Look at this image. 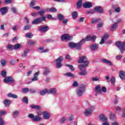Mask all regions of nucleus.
Instances as JSON below:
<instances>
[{"mask_svg":"<svg viewBox=\"0 0 125 125\" xmlns=\"http://www.w3.org/2000/svg\"><path fill=\"white\" fill-rule=\"evenodd\" d=\"M95 92L96 95H97L98 93H101V88L100 87V86L97 85L95 86Z\"/></svg>","mask_w":125,"mask_h":125,"instance_id":"21","label":"nucleus"},{"mask_svg":"<svg viewBox=\"0 0 125 125\" xmlns=\"http://www.w3.org/2000/svg\"><path fill=\"white\" fill-rule=\"evenodd\" d=\"M1 65L2 66H5L6 65V61L4 60H2L1 61Z\"/></svg>","mask_w":125,"mask_h":125,"instance_id":"57","label":"nucleus"},{"mask_svg":"<svg viewBox=\"0 0 125 125\" xmlns=\"http://www.w3.org/2000/svg\"><path fill=\"white\" fill-rule=\"evenodd\" d=\"M11 11L13 12V13H17V8L15 7H12L11 8Z\"/></svg>","mask_w":125,"mask_h":125,"instance_id":"51","label":"nucleus"},{"mask_svg":"<svg viewBox=\"0 0 125 125\" xmlns=\"http://www.w3.org/2000/svg\"><path fill=\"white\" fill-rule=\"evenodd\" d=\"M21 91L22 93H27V92H29V89L28 88H23L22 89Z\"/></svg>","mask_w":125,"mask_h":125,"instance_id":"45","label":"nucleus"},{"mask_svg":"<svg viewBox=\"0 0 125 125\" xmlns=\"http://www.w3.org/2000/svg\"><path fill=\"white\" fill-rule=\"evenodd\" d=\"M46 93L48 94V89H45L40 92V94L42 96L45 95V94H46Z\"/></svg>","mask_w":125,"mask_h":125,"instance_id":"39","label":"nucleus"},{"mask_svg":"<svg viewBox=\"0 0 125 125\" xmlns=\"http://www.w3.org/2000/svg\"><path fill=\"white\" fill-rule=\"evenodd\" d=\"M1 75L3 77V78H6V71L4 70L2 71Z\"/></svg>","mask_w":125,"mask_h":125,"instance_id":"52","label":"nucleus"},{"mask_svg":"<svg viewBox=\"0 0 125 125\" xmlns=\"http://www.w3.org/2000/svg\"><path fill=\"white\" fill-rule=\"evenodd\" d=\"M66 121H67V117H62L60 121V124H61V125H63V124L65 123V122H66Z\"/></svg>","mask_w":125,"mask_h":125,"instance_id":"34","label":"nucleus"},{"mask_svg":"<svg viewBox=\"0 0 125 125\" xmlns=\"http://www.w3.org/2000/svg\"><path fill=\"white\" fill-rule=\"evenodd\" d=\"M49 74H50V69L47 67H45L43 74L44 76H47V75H49Z\"/></svg>","mask_w":125,"mask_h":125,"instance_id":"25","label":"nucleus"},{"mask_svg":"<svg viewBox=\"0 0 125 125\" xmlns=\"http://www.w3.org/2000/svg\"><path fill=\"white\" fill-rule=\"evenodd\" d=\"M84 114L85 116H90L91 114H92V112L88 109H86L84 112Z\"/></svg>","mask_w":125,"mask_h":125,"instance_id":"26","label":"nucleus"},{"mask_svg":"<svg viewBox=\"0 0 125 125\" xmlns=\"http://www.w3.org/2000/svg\"><path fill=\"white\" fill-rule=\"evenodd\" d=\"M110 82L112 84H114L116 83V78L114 77H112L110 79Z\"/></svg>","mask_w":125,"mask_h":125,"instance_id":"54","label":"nucleus"},{"mask_svg":"<svg viewBox=\"0 0 125 125\" xmlns=\"http://www.w3.org/2000/svg\"><path fill=\"white\" fill-rule=\"evenodd\" d=\"M4 82H5V83H14V79H13V78H12V77H11V76L7 77L4 78Z\"/></svg>","mask_w":125,"mask_h":125,"instance_id":"11","label":"nucleus"},{"mask_svg":"<svg viewBox=\"0 0 125 125\" xmlns=\"http://www.w3.org/2000/svg\"><path fill=\"white\" fill-rule=\"evenodd\" d=\"M98 21H101V19H93L91 21V23H92V24H95V23H97V22H98Z\"/></svg>","mask_w":125,"mask_h":125,"instance_id":"43","label":"nucleus"},{"mask_svg":"<svg viewBox=\"0 0 125 125\" xmlns=\"http://www.w3.org/2000/svg\"><path fill=\"white\" fill-rule=\"evenodd\" d=\"M101 91H102L104 93H106V92H107V89L105 87H103L101 88Z\"/></svg>","mask_w":125,"mask_h":125,"instance_id":"61","label":"nucleus"},{"mask_svg":"<svg viewBox=\"0 0 125 125\" xmlns=\"http://www.w3.org/2000/svg\"><path fill=\"white\" fill-rule=\"evenodd\" d=\"M40 114L42 115V118L44 120H49V119H50V117H51V115H50V113H49L48 111H43L40 112Z\"/></svg>","mask_w":125,"mask_h":125,"instance_id":"7","label":"nucleus"},{"mask_svg":"<svg viewBox=\"0 0 125 125\" xmlns=\"http://www.w3.org/2000/svg\"><path fill=\"white\" fill-rule=\"evenodd\" d=\"M72 16L73 19H76L78 17V12L74 11L72 13Z\"/></svg>","mask_w":125,"mask_h":125,"instance_id":"41","label":"nucleus"},{"mask_svg":"<svg viewBox=\"0 0 125 125\" xmlns=\"http://www.w3.org/2000/svg\"><path fill=\"white\" fill-rule=\"evenodd\" d=\"M7 49L9 50H12V49H14V45L9 44L7 46Z\"/></svg>","mask_w":125,"mask_h":125,"instance_id":"48","label":"nucleus"},{"mask_svg":"<svg viewBox=\"0 0 125 125\" xmlns=\"http://www.w3.org/2000/svg\"><path fill=\"white\" fill-rule=\"evenodd\" d=\"M91 80L93 82H98V81H99V80H100V77H92L91 78Z\"/></svg>","mask_w":125,"mask_h":125,"instance_id":"44","label":"nucleus"},{"mask_svg":"<svg viewBox=\"0 0 125 125\" xmlns=\"http://www.w3.org/2000/svg\"><path fill=\"white\" fill-rule=\"evenodd\" d=\"M83 6L84 8H90L92 7V4L90 2H84L83 4Z\"/></svg>","mask_w":125,"mask_h":125,"instance_id":"13","label":"nucleus"},{"mask_svg":"<svg viewBox=\"0 0 125 125\" xmlns=\"http://www.w3.org/2000/svg\"><path fill=\"white\" fill-rule=\"evenodd\" d=\"M3 115H6V111L0 110V116Z\"/></svg>","mask_w":125,"mask_h":125,"instance_id":"58","label":"nucleus"},{"mask_svg":"<svg viewBox=\"0 0 125 125\" xmlns=\"http://www.w3.org/2000/svg\"><path fill=\"white\" fill-rule=\"evenodd\" d=\"M113 8H114V10H115V12H116L117 13H120V12H121V7H117L115 8V5H113Z\"/></svg>","mask_w":125,"mask_h":125,"instance_id":"38","label":"nucleus"},{"mask_svg":"<svg viewBox=\"0 0 125 125\" xmlns=\"http://www.w3.org/2000/svg\"><path fill=\"white\" fill-rule=\"evenodd\" d=\"M22 47V45L20 44H16L15 45H14V49L15 50H17L18 49H20Z\"/></svg>","mask_w":125,"mask_h":125,"instance_id":"30","label":"nucleus"},{"mask_svg":"<svg viewBox=\"0 0 125 125\" xmlns=\"http://www.w3.org/2000/svg\"><path fill=\"white\" fill-rule=\"evenodd\" d=\"M90 48L92 51L98 49V44H93L91 45Z\"/></svg>","mask_w":125,"mask_h":125,"instance_id":"23","label":"nucleus"},{"mask_svg":"<svg viewBox=\"0 0 125 125\" xmlns=\"http://www.w3.org/2000/svg\"><path fill=\"white\" fill-rule=\"evenodd\" d=\"M8 97H10V98H14L15 99H17L18 98V96L16 94H13L11 93H9L7 94Z\"/></svg>","mask_w":125,"mask_h":125,"instance_id":"22","label":"nucleus"},{"mask_svg":"<svg viewBox=\"0 0 125 125\" xmlns=\"http://www.w3.org/2000/svg\"><path fill=\"white\" fill-rule=\"evenodd\" d=\"M5 107H9L10 104H11V101L10 100H5L3 102Z\"/></svg>","mask_w":125,"mask_h":125,"instance_id":"19","label":"nucleus"},{"mask_svg":"<svg viewBox=\"0 0 125 125\" xmlns=\"http://www.w3.org/2000/svg\"><path fill=\"white\" fill-rule=\"evenodd\" d=\"M83 44L85 42H89V41H91L92 42H94L95 40H96V36H87L85 38L83 39Z\"/></svg>","mask_w":125,"mask_h":125,"instance_id":"8","label":"nucleus"},{"mask_svg":"<svg viewBox=\"0 0 125 125\" xmlns=\"http://www.w3.org/2000/svg\"><path fill=\"white\" fill-rule=\"evenodd\" d=\"M119 75L121 80H125V72L123 71H120Z\"/></svg>","mask_w":125,"mask_h":125,"instance_id":"27","label":"nucleus"},{"mask_svg":"<svg viewBox=\"0 0 125 125\" xmlns=\"http://www.w3.org/2000/svg\"><path fill=\"white\" fill-rule=\"evenodd\" d=\"M31 25L28 24V25H25L24 27V30L25 31H27V30H30V29H31Z\"/></svg>","mask_w":125,"mask_h":125,"instance_id":"50","label":"nucleus"},{"mask_svg":"<svg viewBox=\"0 0 125 125\" xmlns=\"http://www.w3.org/2000/svg\"><path fill=\"white\" fill-rule=\"evenodd\" d=\"M30 107L31 109H36V110H41L42 106L39 105L31 104Z\"/></svg>","mask_w":125,"mask_h":125,"instance_id":"20","label":"nucleus"},{"mask_svg":"<svg viewBox=\"0 0 125 125\" xmlns=\"http://www.w3.org/2000/svg\"><path fill=\"white\" fill-rule=\"evenodd\" d=\"M36 3H37V0H32L30 2L29 6H30V7H32V8H33V7H34V6H35Z\"/></svg>","mask_w":125,"mask_h":125,"instance_id":"35","label":"nucleus"},{"mask_svg":"<svg viewBox=\"0 0 125 125\" xmlns=\"http://www.w3.org/2000/svg\"><path fill=\"white\" fill-rule=\"evenodd\" d=\"M57 90L55 88H52L50 90H48V94H56Z\"/></svg>","mask_w":125,"mask_h":125,"instance_id":"15","label":"nucleus"},{"mask_svg":"<svg viewBox=\"0 0 125 125\" xmlns=\"http://www.w3.org/2000/svg\"><path fill=\"white\" fill-rule=\"evenodd\" d=\"M83 5V0H79L77 3V8H81Z\"/></svg>","mask_w":125,"mask_h":125,"instance_id":"29","label":"nucleus"},{"mask_svg":"<svg viewBox=\"0 0 125 125\" xmlns=\"http://www.w3.org/2000/svg\"><path fill=\"white\" fill-rule=\"evenodd\" d=\"M85 91V85L81 84L76 90V94L78 97H82Z\"/></svg>","mask_w":125,"mask_h":125,"instance_id":"3","label":"nucleus"},{"mask_svg":"<svg viewBox=\"0 0 125 125\" xmlns=\"http://www.w3.org/2000/svg\"><path fill=\"white\" fill-rule=\"evenodd\" d=\"M39 50L41 53H45L49 51V49L48 48L44 49L43 47H40Z\"/></svg>","mask_w":125,"mask_h":125,"instance_id":"18","label":"nucleus"},{"mask_svg":"<svg viewBox=\"0 0 125 125\" xmlns=\"http://www.w3.org/2000/svg\"><path fill=\"white\" fill-rule=\"evenodd\" d=\"M0 125H4V121L2 117H0Z\"/></svg>","mask_w":125,"mask_h":125,"instance_id":"60","label":"nucleus"},{"mask_svg":"<svg viewBox=\"0 0 125 125\" xmlns=\"http://www.w3.org/2000/svg\"><path fill=\"white\" fill-rule=\"evenodd\" d=\"M100 120L104 121V122H106L107 121V117L105 115L102 114L100 116Z\"/></svg>","mask_w":125,"mask_h":125,"instance_id":"33","label":"nucleus"},{"mask_svg":"<svg viewBox=\"0 0 125 125\" xmlns=\"http://www.w3.org/2000/svg\"><path fill=\"white\" fill-rule=\"evenodd\" d=\"M8 10V7H3L0 9L1 15H4Z\"/></svg>","mask_w":125,"mask_h":125,"instance_id":"14","label":"nucleus"},{"mask_svg":"<svg viewBox=\"0 0 125 125\" xmlns=\"http://www.w3.org/2000/svg\"><path fill=\"white\" fill-rule=\"evenodd\" d=\"M25 37L28 39H32V37H34V34L32 33H28L25 34Z\"/></svg>","mask_w":125,"mask_h":125,"instance_id":"42","label":"nucleus"},{"mask_svg":"<svg viewBox=\"0 0 125 125\" xmlns=\"http://www.w3.org/2000/svg\"><path fill=\"white\" fill-rule=\"evenodd\" d=\"M95 108H96L95 105L90 104L89 105L88 109L90 110L92 112H93V111L95 110Z\"/></svg>","mask_w":125,"mask_h":125,"instance_id":"31","label":"nucleus"},{"mask_svg":"<svg viewBox=\"0 0 125 125\" xmlns=\"http://www.w3.org/2000/svg\"><path fill=\"white\" fill-rule=\"evenodd\" d=\"M78 63L80 65L78 66L80 70H84L88 66L89 62L87 61V58L85 56H82L79 57Z\"/></svg>","mask_w":125,"mask_h":125,"instance_id":"1","label":"nucleus"},{"mask_svg":"<svg viewBox=\"0 0 125 125\" xmlns=\"http://www.w3.org/2000/svg\"><path fill=\"white\" fill-rule=\"evenodd\" d=\"M31 81L32 82H37L39 81V78L34 76V77L31 79Z\"/></svg>","mask_w":125,"mask_h":125,"instance_id":"55","label":"nucleus"},{"mask_svg":"<svg viewBox=\"0 0 125 125\" xmlns=\"http://www.w3.org/2000/svg\"><path fill=\"white\" fill-rule=\"evenodd\" d=\"M81 72L79 73V75H80V76H85V75L87 74V72H86L85 69L83 70H81Z\"/></svg>","mask_w":125,"mask_h":125,"instance_id":"37","label":"nucleus"},{"mask_svg":"<svg viewBox=\"0 0 125 125\" xmlns=\"http://www.w3.org/2000/svg\"><path fill=\"white\" fill-rule=\"evenodd\" d=\"M47 18L48 19H50V20L52 19L53 20H56V19L53 18L52 15H48Z\"/></svg>","mask_w":125,"mask_h":125,"instance_id":"59","label":"nucleus"},{"mask_svg":"<svg viewBox=\"0 0 125 125\" xmlns=\"http://www.w3.org/2000/svg\"><path fill=\"white\" fill-rule=\"evenodd\" d=\"M36 43H37V41H33V40H30L28 42V43H27L28 45H35Z\"/></svg>","mask_w":125,"mask_h":125,"instance_id":"32","label":"nucleus"},{"mask_svg":"<svg viewBox=\"0 0 125 125\" xmlns=\"http://www.w3.org/2000/svg\"><path fill=\"white\" fill-rule=\"evenodd\" d=\"M22 100V102H23L24 103H26V104H28V102H29L27 97H23Z\"/></svg>","mask_w":125,"mask_h":125,"instance_id":"49","label":"nucleus"},{"mask_svg":"<svg viewBox=\"0 0 125 125\" xmlns=\"http://www.w3.org/2000/svg\"><path fill=\"white\" fill-rule=\"evenodd\" d=\"M57 11V10L54 8V7H52L50 8V12H56Z\"/></svg>","mask_w":125,"mask_h":125,"instance_id":"63","label":"nucleus"},{"mask_svg":"<svg viewBox=\"0 0 125 125\" xmlns=\"http://www.w3.org/2000/svg\"><path fill=\"white\" fill-rule=\"evenodd\" d=\"M63 61V57H60L56 60V65L57 68H61V66H62L61 62Z\"/></svg>","mask_w":125,"mask_h":125,"instance_id":"9","label":"nucleus"},{"mask_svg":"<svg viewBox=\"0 0 125 125\" xmlns=\"http://www.w3.org/2000/svg\"><path fill=\"white\" fill-rule=\"evenodd\" d=\"M103 25H104L103 22H101L97 24V27L98 28H102V27H103Z\"/></svg>","mask_w":125,"mask_h":125,"instance_id":"56","label":"nucleus"},{"mask_svg":"<svg viewBox=\"0 0 125 125\" xmlns=\"http://www.w3.org/2000/svg\"><path fill=\"white\" fill-rule=\"evenodd\" d=\"M41 116H42L41 113H38V115L35 116L33 114H29L28 117L34 122H41V121H42V118Z\"/></svg>","mask_w":125,"mask_h":125,"instance_id":"5","label":"nucleus"},{"mask_svg":"<svg viewBox=\"0 0 125 125\" xmlns=\"http://www.w3.org/2000/svg\"><path fill=\"white\" fill-rule=\"evenodd\" d=\"M118 27V22H115L111 26V31H115Z\"/></svg>","mask_w":125,"mask_h":125,"instance_id":"36","label":"nucleus"},{"mask_svg":"<svg viewBox=\"0 0 125 125\" xmlns=\"http://www.w3.org/2000/svg\"><path fill=\"white\" fill-rule=\"evenodd\" d=\"M102 62L104 63H105V64H107L108 66H112L113 65V63H112V62L110 61L109 60H107L106 59H103L102 60Z\"/></svg>","mask_w":125,"mask_h":125,"instance_id":"16","label":"nucleus"},{"mask_svg":"<svg viewBox=\"0 0 125 125\" xmlns=\"http://www.w3.org/2000/svg\"><path fill=\"white\" fill-rule=\"evenodd\" d=\"M49 27L47 26H42L38 28V30L40 33H45L48 31Z\"/></svg>","mask_w":125,"mask_h":125,"instance_id":"12","label":"nucleus"},{"mask_svg":"<svg viewBox=\"0 0 125 125\" xmlns=\"http://www.w3.org/2000/svg\"><path fill=\"white\" fill-rule=\"evenodd\" d=\"M64 76H65L66 77H68L69 78H75V74L71 72L65 73L64 74Z\"/></svg>","mask_w":125,"mask_h":125,"instance_id":"28","label":"nucleus"},{"mask_svg":"<svg viewBox=\"0 0 125 125\" xmlns=\"http://www.w3.org/2000/svg\"><path fill=\"white\" fill-rule=\"evenodd\" d=\"M83 40H82L79 42L78 43H74L73 42H70L68 44L69 47L70 48H75L77 50H80L82 49V45H83Z\"/></svg>","mask_w":125,"mask_h":125,"instance_id":"2","label":"nucleus"},{"mask_svg":"<svg viewBox=\"0 0 125 125\" xmlns=\"http://www.w3.org/2000/svg\"><path fill=\"white\" fill-rule=\"evenodd\" d=\"M94 9L96 10V11H97V12H99V13H104V10L103 9V8L102 7L98 6L95 7L94 8Z\"/></svg>","mask_w":125,"mask_h":125,"instance_id":"17","label":"nucleus"},{"mask_svg":"<svg viewBox=\"0 0 125 125\" xmlns=\"http://www.w3.org/2000/svg\"><path fill=\"white\" fill-rule=\"evenodd\" d=\"M115 45L118 46L119 48V49L121 53H124V52L125 50V41H118L115 42Z\"/></svg>","mask_w":125,"mask_h":125,"instance_id":"4","label":"nucleus"},{"mask_svg":"<svg viewBox=\"0 0 125 125\" xmlns=\"http://www.w3.org/2000/svg\"><path fill=\"white\" fill-rule=\"evenodd\" d=\"M44 12H45V11L44 10H41L39 12V14H40L41 16H43Z\"/></svg>","mask_w":125,"mask_h":125,"instance_id":"53","label":"nucleus"},{"mask_svg":"<svg viewBox=\"0 0 125 125\" xmlns=\"http://www.w3.org/2000/svg\"><path fill=\"white\" fill-rule=\"evenodd\" d=\"M65 66H66V67H68V68H69V69H70V70L71 71L75 70V68H74V67H73V65H70V64H65Z\"/></svg>","mask_w":125,"mask_h":125,"instance_id":"46","label":"nucleus"},{"mask_svg":"<svg viewBox=\"0 0 125 125\" xmlns=\"http://www.w3.org/2000/svg\"><path fill=\"white\" fill-rule=\"evenodd\" d=\"M64 16H63L61 14H58V19H59V20H60V21H62V20H63V19H64Z\"/></svg>","mask_w":125,"mask_h":125,"instance_id":"47","label":"nucleus"},{"mask_svg":"<svg viewBox=\"0 0 125 125\" xmlns=\"http://www.w3.org/2000/svg\"><path fill=\"white\" fill-rule=\"evenodd\" d=\"M109 118L112 121L116 120V115L113 113H110Z\"/></svg>","mask_w":125,"mask_h":125,"instance_id":"40","label":"nucleus"},{"mask_svg":"<svg viewBox=\"0 0 125 125\" xmlns=\"http://www.w3.org/2000/svg\"><path fill=\"white\" fill-rule=\"evenodd\" d=\"M20 111L19 110H15L13 112V117L15 119L17 118L19 115Z\"/></svg>","mask_w":125,"mask_h":125,"instance_id":"24","label":"nucleus"},{"mask_svg":"<svg viewBox=\"0 0 125 125\" xmlns=\"http://www.w3.org/2000/svg\"><path fill=\"white\" fill-rule=\"evenodd\" d=\"M72 38L73 37L72 36H70V35H69L68 34H64L62 35V36L61 37V40L62 41H71V40H72Z\"/></svg>","mask_w":125,"mask_h":125,"instance_id":"10","label":"nucleus"},{"mask_svg":"<svg viewBox=\"0 0 125 125\" xmlns=\"http://www.w3.org/2000/svg\"><path fill=\"white\" fill-rule=\"evenodd\" d=\"M109 38V35L108 34H105L102 38V39H103V40H107V38Z\"/></svg>","mask_w":125,"mask_h":125,"instance_id":"64","label":"nucleus"},{"mask_svg":"<svg viewBox=\"0 0 125 125\" xmlns=\"http://www.w3.org/2000/svg\"><path fill=\"white\" fill-rule=\"evenodd\" d=\"M116 59L117 61H120L122 59V56L120 55H118L116 57Z\"/></svg>","mask_w":125,"mask_h":125,"instance_id":"62","label":"nucleus"},{"mask_svg":"<svg viewBox=\"0 0 125 125\" xmlns=\"http://www.w3.org/2000/svg\"><path fill=\"white\" fill-rule=\"evenodd\" d=\"M46 19L44 17H40L36 19L33 20L32 21V24L33 25H38L40 23H42V21H46Z\"/></svg>","mask_w":125,"mask_h":125,"instance_id":"6","label":"nucleus"}]
</instances>
